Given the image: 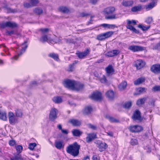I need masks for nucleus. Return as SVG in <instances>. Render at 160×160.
Masks as SVG:
<instances>
[{
  "instance_id": "obj_20",
  "label": "nucleus",
  "mask_w": 160,
  "mask_h": 160,
  "mask_svg": "<svg viewBox=\"0 0 160 160\" xmlns=\"http://www.w3.org/2000/svg\"><path fill=\"white\" fill-rule=\"evenodd\" d=\"M151 71L154 73H160V64L153 65L151 68Z\"/></svg>"
},
{
  "instance_id": "obj_43",
  "label": "nucleus",
  "mask_w": 160,
  "mask_h": 160,
  "mask_svg": "<svg viewBox=\"0 0 160 160\" xmlns=\"http://www.w3.org/2000/svg\"><path fill=\"white\" fill-rule=\"evenodd\" d=\"M138 141L137 139L135 138H132L131 139L130 141V144L132 145H136L138 144Z\"/></svg>"
},
{
  "instance_id": "obj_14",
  "label": "nucleus",
  "mask_w": 160,
  "mask_h": 160,
  "mask_svg": "<svg viewBox=\"0 0 160 160\" xmlns=\"http://www.w3.org/2000/svg\"><path fill=\"white\" fill-rule=\"evenodd\" d=\"M129 129L132 132H138L141 131L143 128L141 126L134 125L130 126Z\"/></svg>"
},
{
  "instance_id": "obj_36",
  "label": "nucleus",
  "mask_w": 160,
  "mask_h": 160,
  "mask_svg": "<svg viewBox=\"0 0 160 160\" xmlns=\"http://www.w3.org/2000/svg\"><path fill=\"white\" fill-rule=\"evenodd\" d=\"M34 12L38 15H40L42 13L43 10L39 7L37 8L34 9Z\"/></svg>"
},
{
  "instance_id": "obj_54",
  "label": "nucleus",
  "mask_w": 160,
  "mask_h": 160,
  "mask_svg": "<svg viewBox=\"0 0 160 160\" xmlns=\"http://www.w3.org/2000/svg\"><path fill=\"white\" fill-rule=\"evenodd\" d=\"M9 144L10 146H13L16 144V141L14 140H11L9 142Z\"/></svg>"
},
{
  "instance_id": "obj_41",
  "label": "nucleus",
  "mask_w": 160,
  "mask_h": 160,
  "mask_svg": "<svg viewBox=\"0 0 160 160\" xmlns=\"http://www.w3.org/2000/svg\"><path fill=\"white\" fill-rule=\"evenodd\" d=\"M132 103L131 102H126L123 105V107L124 108L128 109L131 106Z\"/></svg>"
},
{
  "instance_id": "obj_49",
  "label": "nucleus",
  "mask_w": 160,
  "mask_h": 160,
  "mask_svg": "<svg viewBox=\"0 0 160 160\" xmlns=\"http://www.w3.org/2000/svg\"><path fill=\"white\" fill-rule=\"evenodd\" d=\"M152 90L154 92L160 91V86H155L153 87Z\"/></svg>"
},
{
  "instance_id": "obj_29",
  "label": "nucleus",
  "mask_w": 160,
  "mask_h": 160,
  "mask_svg": "<svg viewBox=\"0 0 160 160\" xmlns=\"http://www.w3.org/2000/svg\"><path fill=\"white\" fill-rule=\"evenodd\" d=\"M145 81V78L143 77H140L138 78L137 80L134 82V84L135 85H137L140 84Z\"/></svg>"
},
{
  "instance_id": "obj_3",
  "label": "nucleus",
  "mask_w": 160,
  "mask_h": 160,
  "mask_svg": "<svg viewBox=\"0 0 160 160\" xmlns=\"http://www.w3.org/2000/svg\"><path fill=\"white\" fill-rule=\"evenodd\" d=\"M113 32L109 31L97 35L96 39L99 41H103L108 38L113 34Z\"/></svg>"
},
{
  "instance_id": "obj_32",
  "label": "nucleus",
  "mask_w": 160,
  "mask_h": 160,
  "mask_svg": "<svg viewBox=\"0 0 160 160\" xmlns=\"http://www.w3.org/2000/svg\"><path fill=\"white\" fill-rule=\"evenodd\" d=\"M105 117L110 122H119V121L118 120L115 119L114 118L110 116L109 115H106L105 116Z\"/></svg>"
},
{
  "instance_id": "obj_57",
  "label": "nucleus",
  "mask_w": 160,
  "mask_h": 160,
  "mask_svg": "<svg viewBox=\"0 0 160 160\" xmlns=\"http://www.w3.org/2000/svg\"><path fill=\"white\" fill-rule=\"evenodd\" d=\"M153 49L160 50V43H158L155 45L153 48Z\"/></svg>"
},
{
  "instance_id": "obj_5",
  "label": "nucleus",
  "mask_w": 160,
  "mask_h": 160,
  "mask_svg": "<svg viewBox=\"0 0 160 160\" xmlns=\"http://www.w3.org/2000/svg\"><path fill=\"white\" fill-rule=\"evenodd\" d=\"M17 24L16 23L10 21L3 22L0 24V27L2 28H4L6 27L11 28H14L17 27Z\"/></svg>"
},
{
  "instance_id": "obj_38",
  "label": "nucleus",
  "mask_w": 160,
  "mask_h": 160,
  "mask_svg": "<svg viewBox=\"0 0 160 160\" xmlns=\"http://www.w3.org/2000/svg\"><path fill=\"white\" fill-rule=\"evenodd\" d=\"M142 6L141 5H138L133 7L131 8V11L132 12H136L139 11L141 9Z\"/></svg>"
},
{
  "instance_id": "obj_44",
  "label": "nucleus",
  "mask_w": 160,
  "mask_h": 160,
  "mask_svg": "<svg viewBox=\"0 0 160 160\" xmlns=\"http://www.w3.org/2000/svg\"><path fill=\"white\" fill-rule=\"evenodd\" d=\"M15 115L17 117H21L22 115V113L21 111L18 109H16L15 111Z\"/></svg>"
},
{
  "instance_id": "obj_28",
  "label": "nucleus",
  "mask_w": 160,
  "mask_h": 160,
  "mask_svg": "<svg viewBox=\"0 0 160 160\" xmlns=\"http://www.w3.org/2000/svg\"><path fill=\"white\" fill-rule=\"evenodd\" d=\"M106 94L109 99H112L114 97V93L112 90L108 91L106 92Z\"/></svg>"
},
{
  "instance_id": "obj_59",
  "label": "nucleus",
  "mask_w": 160,
  "mask_h": 160,
  "mask_svg": "<svg viewBox=\"0 0 160 160\" xmlns=\"http://www.w3.org/2000/svg\"><path fill=\"white\" fill-rule=\"evenodd\" d=\"M80 16L82 17H85L87 16L88 15H90V14H89L86 13L85 12H82L80 14Z\"/></svg>"
},
{
  "instance_id": "obj_27",
  "label": "nucleus",
  "mask_w": 160,
  "mask_h": 160,
  "mask_svg": "<svg viewBox=\"0 0 160 160\" xmlns=\"http://www.w3.org/2000/svg\"><path fill=\"white\" fill-rule=\"evenodd\" d=\"M72 132L73 136L75 137H79L82 134L81 131L77 129H73Z\"/></svg>"
},
{
  "instance_id": "obj_50",
  "label": "nucleus",
  "mask_w": 160,
  "mask_h": 160,
  "mask_svg": "<svg viewBox=\"0 0 160 160\" xmlns=\"http://www.w3.org/2000/svg\"><path fill=\"white\" fill-rule=\"evenodd\" d=\"M88 126L89 128H91L93 130H96L97 128V127L96 126L93 125L90 123L88 124Z\"/></svg>"
},
{
  "instance_id": "obj_47",
  "label": "nucleus",
  "mask_w": 160,
  "mask_h": 160,
  "mask_svg": "<svg viewBox=\"0 0 160 160\" xmlns=\"http://www.w3.org/2000/svg\"><path fill=\"white\" fill-rule=\"evenodd\" d=\"M36 146V144L35 143H30L28 146V148L31 150H33Z\"/></svg>"
},
{
  "instance_id": "obj_46",
  "label": "nucleus",
  "mask_w": 160,
  "mask_h": 160,
  "mask_svg": "<svg viewBox=\"0 0 160 160\" xmlns=\"http://www.w3.org/2000/svg\"><path fill=\"white\" fill-rule=\"evenodd\" d=\"M30 2L31 5L33 7L36 6V5L39 3V1L38 0H29Z\"/></svg>"
},
{
  "instance_id": "obj_62",
  "label": "nucleus",
  "mask_w": 160,
  "mask_h": 160,
  "mask_svg": "<svg viewBox=\"0 0 160 160\" xmlns=\"http://www.w3.org/2000/svg\"><path fill=\"white\" fill-rule=\"evenodd\" d=\"M67 42L69 43H75V42L72 39H68L66 40Z\"/></svg>"
},
{
  "instance_id": "obj_30",
  "label": "nucleus",
  "mask_w": 160,
  "mask_h": 160,
  "mask_svg": "<svg viewBox=\"0 0 160 160\" xmlns=\"http://www.w3.org/2000/svg\"><path fill=\"white\" fill-rule=\"evenodd\" d=\"M59 10L64 13H68L70 12L69 9L67 7L63 6L60 7L59 8Z\"/></svg>"
},
{
  "instance_id": "obj_19",
  "label": "nucleus",
  "mask_w": 160,
  "mask_h": 160,
  "mask_svg": "<svg viewBox=\"0 0 160 160\" xmlns=\"http://www.w3.org/2000/svg\"><path fill=\"white\" fill-rule=\"evenodd\" d=\"M132 118L135 121H141V118L140 112L138 110H136L132 116Z\"/></svg>"
},
{
  "instance_id": "obj_63",
  "label": "nucleus",
  "mask_w": 160,
  "mask_h": 160,
  "mask_svg": "<svg viewBox=\"0 0 160 160\" xmlns=\"http://www.w3.org/2000/svg\"><path fill=\"white\" fill-rule=\"evenodd\" d=\"M62 132L64 134H67L68 133V132L67 130L66 129H62L61 130Z\"/></svg>"
},
{
  "instance_id": "obj_23",
  "label": "nucleus",
  "mask_w": 160,
  "mask_h": 160,
  "mask_svg": "<svg viewBox=\"0 0 160 160\" xmlns=\"http://www.w3.org/2000/svg\"><path fill=\"white\" fill-rule=\"evenodd\" d=\"M55 146L57 148L60 150L63 148V142L61 141L56 140L55 142Z\"/></svg>"
},
{
  "instance_id": "obj_33",
  "label": "nucleus",
  "mask_w": 160,
  "mask_h": 160,
  "mask_svg": "<svg viewBox=\"0 0 160 160\" xmlns=\"http://www.w3.org/2000/svg\"><path fill=\"white\" fill-rule=\"evenodd\" d=\"M92 111V108L90 106H88L85 108L83 113L85 114L90 113Z\"/></svg>"
},
{
  "instance_id": "obj_8",
  "label": "nucleus",
  "mask_w": 160,
  "mask_h": 160,
  "mask_svg": "<svg viewBox=\"0 0 160 160\" xmlns=\"http://www.w3.org/2000/svg\"><path fill=\"white\" fill-rule=\"evenodd\" d=\"M128 49L133 52L142 51L144 49V47L137 45L130 46L128 48Z\"/></svg>"
},
{
  "instance_id": "obj_42",
  "label": "nucleus",
  "mask_w": 160,
  "mask_h": 160,
  "mask_svg": "<svg viewBox=\"0 0 160 160\" xmlns=\"http://www.w3.org/2000/svg\"><path fill=\"white\" fill-rule=\"evenodd\" d=\"M16 149L17 150V152L18 154H19L22 152L23 148L22 146L21 145H18L16 146Z\"/></svg>"
},
{
  "instance_id": "obj_24",
  "label": "nucleus",
  "mask_w": 160,
  "mask_h": 160,
  "mask_svg": "<svg viewBox=\"0 0 160 160\" xmlns=\"http://www.w3.org/2000/svg\"><path fill=\"white\" fill-rule=\"evenodd\" d=\"M156 5L155 2H152L146 5L145 8L147 11H148L153 8Z\"/></svg>"
},
{
  "instance_id": "obj_61",
  "label": "nucleus",
  "mask_w": 160,
  "mask_h": 160,
  "mask_svg": "<svg viewBox=\"0 0 160 160\" xmlns=\"http://www.w3.org/2000/svg\"><path fill=\"white\" fill-rule=\"evenodd\" d=\"M73 65L72 64H70L69 65L68 70L69 71L72 72L74 69Z\"/></svg>"
},
{
  "instance_id": "obj_18",
  "label": "nucleus",
  "mask_w": 160,
  "mask_h": 160,
  "mask_svg": "<svg viewBox=\"0 0 160 160\" xmlns=\"http://www.w3.org/2000/svg\"><path fill=\"white\" fill-rule=\"evenodd\" d=\"M40 41L43 43L47 42H48L53 43L54 42V41L50 37H48L46 35H44L42 36L40 39Z\"/></svg>"
},
{
  "instance_id": "obj_2",
  "label": "nucleus",
  "mask_w": 160,
  "mask_h": 160,
  "mask_svg": "<svg viewBox=\"0 0 160 160\" xmlns=\"http://www.w3.org/2000/svg\"><path fill=\"white\" fill-rule=\"evenodd\" d=\"M115 11V8L113 7H109L105 8L104 10V12L107 14L105 16V19H114L118 18L116 14H112Z\"/></svg>"
},
{
  "instance_id": "obj_31",
  "label": "nucleus",
  "mask_w": 160,
  "mask_h": 160,
  "mask_svg": "<svg viewBox=\"0 0 160 160\" xmlns=\"http://www.w3.org/2000/svg\"><path fill=\"white\" fill-rule=\"evenodd\" d=\"M7 113L5 112L0 111V119L3 121L7 120Z\"/></svg>"
},
{
  "instance_id": "obj_7",
  "label": "nucleus",
  "mask_w": 160,
  "mask_h": 160,
  "mask_svg": "<svg viewBox=\"0 0 160 160\" xmlns=\"http://www.w3.org/2000/svg\"><path fill=\"white\" fill-rule=\"evenodd\" d=\"M97 138V135L94 133H87L86 138V141L88 143H90Z\"/></svg>"
},
{
  "instance_id": "obj_39",
  "label": "nucleus",
  "mask_w": 160,
  "mask_h": 160,
  "mask_svg": "<svg viewBox=\"0 0 160 160\" xmlns=\"http://www.w3.org/2000/svg\"><path fill=\"white\" fill-rule=\"evenodd\" d=\"M146 98H143L138 99L137 102V104L138 105H140L143 104L146 100Z\"/></svg>"
},
{
  "instance_id": "obj_11",
  "label": "nucleus",
  "mask_w": 160,
  "mask_h": 160,
  "mask_svg": "<svg viewBox=\"0 0 160 160\" xmlns=\"http://www.w3.org/2000/svg\"><path fill=\"white\" fill-rule=\"evenodd\" d=\"M90 52V49L87 48L85 51L82 52H77L76 54L79 58L82 59L88 55L89 53Z\"/></svg>"
},
{
  "instance_id": "obj_9",
  "label": "nucleus",
  "mask_w": 160,
  "mask_h": 160,
  "mask_svg": "<svg viewBox=\"0 0 160 160\" xmlns=\"http://www.w3.org/2000/svg\"><path fill=\"white\" fill-rule=\"evenodd\" d=\"M58 113V111L56 109L52 108L50 111L49 118L50 120L54 121L57 117V115Z\"/></svg>"
},
{
  "instance_id": "obj_55",
  "label": "nucleus",
  "mask_w": 160,
  "mask_h": 160,
  "mask_svg": "<svg viewBox=\"0 0 160 160\" xmlns=\"http://www.w3.org/2000/svg\"><path fill=\"white\" fill-rule=\"evenodd\" d=\"M145 90L144 88H138L137 90V91L138 92V94H139L142 92H143Z\"/></svg>"
},
{
  "instance_id": "obj_48",
  "label": "nucleus",
  "mask_w": 160,
  "mask_h": 160,
  "mask_svg": "<svg viewBox=\"0 0 160 160\" xmlns=\"http://www.w3.org/2000/svg\"><path fill=\"white\" fill-rule=\"evenodd\" d=\"M138 27L141 28L142 30L145 31L148 29L150 28V26H145L141 25H139Z\"/></svg>"
},
{
  "instance_id": "obj_10",
  "label": "nucleus",
  "mask_w": 160,
  "mask_h": 160,
  "mask_svg": "<svg viewBox=\"0 0 160 160\" xmlns=\"http://www.w3.org/2000/svg\"><path fill=\"white\" fill-rule=\"evenodd\" d=\"M8 116L9 122L10 124H14L17 122V119L12 112H9Z\"/></svg>"
},
{
  "instance_id": "obj_58",
  "label": "nucleus",
  "mask_w": 160,
  "mask_h": 160,
  "mask_svg": "<svg viewBox=\"0 0 160 160\" xmlns=\"http://www.w3.org/2000/svg\"><path fill=\"white\" fill-rule=\"evenodd\" d=\"M127 22L128 24H131L132 23L134 25H135L136 23V22L135 20H132V21H130L129 20H127Z\"/></svg>"
},
{
  "instance_id": "obj_17",
  "label": "nucleus",
  "mask_w": 160,
  "mask_h": 160,
  "mask_svg": "<svg viewBox=\"0 0 160 160\" xmlns=\"http://www.w3.org/2000/svg\"><path fill=\"white\" fill-rule=\"evenodd\" d=\"M105 71L106 72L107 75L109 76L112 75L114 72V70L112 66L109 65L105 68Z\"/></svg>"
},
{
  "instance_id": "obj_60",
  "label": "nucleus",
  "mask_w": 160,
  "mask_h": 160,
  "mask_svg": "<svg viewBox=\"0 0 160 160\" xmlns=\"http://www.w3.org/2000/svg\"><path fill=\"white\" fill-rule=\"evenodd\" d=\"M14 34V31L12 30L11 31H7L6 32V35H11Z\"/></svg>"
},
{
  "instance_id": "obj_1",
  "label": "nucleus",
  "mask_w": 160,
  "mask_h": 160,
  "mask_svg": "<svg viewBox=\"0 0 160 160\" xmlns=\"http://www.w3.org/2000/svg\"><path fill=\"white\" fill-rule=\"evenodd\" d=\"M80 148V145L77 142H75L68 145L66 150L67 153L75 157L78 155Z\"/></svg>"
},
{
  "instance_id": "obj_53",
  "label": "nucleus",
  "mask_w": 160,
  "mask_h": 160,
  "mask_svg": "<svg viewBox=\"0 0 160 160\" xmlns=\"http://www.w3.org/2000/svg\"><path fill=\"white\" fill-rule=\"evenodd\" d=\"M18 154V155L15 156V159L16 160H23V158H22L21 155Z\"/></svg>"
},
{
  "instance_id": "obj_35",
  "label": "nucleus",
  "mask_w": 160,
  "mask_h": 160,
  "mask_svg": "<svg viewBox=\"0 0 160 160\" xmlns=\"http://www.w3.org/2000/svg\"><path fill=\"white\" fill-rule=\"evenodd\" d=\"M101 26L104 28H108L109 29H113L116 27L115 25L114 24H109L104 23L102 24Z\"/></svg>"
},
{
  "instance_id": "obj_37",
  "label": "nucleus",
  "mask_w": 160,
  "mask_h": 160,
  "mask_svg": "<svg viewBox=\"0 0 160 160\" xmlns=\"http://www.w3.org/2000/svg\"><path fill=\"white\" fill-rule=\"evenodd\" d=\"M127 28L137 33H139V31L137 30L132 26L130 25V24H128V25L127 26Z\"/></svg>"
},
{
  "instance_id": "obj_12",
  "label": "nucleus",
  "mask_w": 160,
  "mask_h": 160,
  "mask_svg": "<svg viewBox=\"0 0 160 160\" xmlns=\"http://www.w3.org/2000/svg\"><path fill=\"white\" fill-rule=\"evenodd\" d=\"M145 65V62L141 59L137 60L135 62V66L137 69H140L144 66Z\"/></svg>"
},
{
  "instance_id": "obj_52",
  "label": "nucleus",
  "mask_w": 160,
  "mask_h": 160,
  "mask_svg": "<svg viewBox=\"0 0 160 160\" xmlns=\"http://www.w3.org/2000/svg\"><path fill=\"white\" fill-rule=\"evenodd\" d=\"M100 81L102 83H105L106 82L107 80L105 76L103 75L102 77L100 79Z\"/></svg>"
},
{
  "instance_id": "obj_6",
  "label": "nucleus",
  "mask_w": 160,
  "mask_h": 160,
  "mask_svg": "<svg viewBox=\"0 0 160 160\" xmlns=\"http://www.w3.org/2000/svg\"><path fill=\"white\" fill-rule=\"evenodd\" d=\"M97 144V147L99 148L101 152L104 151L108 147L107 144L105 142H103L100 140H97L95 142Z\"/></svg>"
},
{
  "instance_id": "obj_34",
  "label": "nucleus",
  "mask_w": 160,
  "mask_h": 160,
  "mask_svg": "<svg viewBox=\"0 0 160 160\" xmlns=\"http://www.w3.org/2000/svg\"><path fill=\"white\" fill-rule=\"evenodd\" d=\"M127 85V82L125 81H124L121 82L118 86L119 89L120 90H122L124 89Z\"/></svg>"
},
{
  "instance_id": "obj_4",
  "label": "nucleus",
  "mask_w": 160,
  "mask_h": 160,
  "mask_svg": "<svg viewBox=\"0 0 160 160\" xmlns=\"http://www.w3.org/2000/svg\"><path fill=\"white\" fill-rule=\"evenodd\" d=\"M75 82L74 80L67 79L64 81L63 84L65 87L74 90Z\"/></svg>"
},
{
  "instance_id": "obj_51",
  "label": "nucleus",
  "mask_w": 160,
  "mask_h": 160,
  "mask_svg": "<svg viewBox=\"0 0 160 160\" xmlns=\"http://www.w3.org/2000/svg\"><path fill=\"white\" fill-rule=\"evenodd\" d=\"M152 21V17H149L146 20V22L148 24H149L151 23Z\"/></svg>"
},
{
  "instance_id": "obj_15",
  "label": "nucleus",
  "mask_w": 160,
  "mask_h": 160,
  "mask_svg": "<svg viewBox=\"0 0 160 160\" xmlns=\"http://www.w3.org/2000/svg\"><path fill=\"white\" fill-rule=\"evenodd\" d=\"M90 98L96 100H100L102 99V94L100 92L97 91L93 92Z\"/></svg>"
},
{
  "instance_id": "obj_64",
  "label": "nucleus",
  "mask_w": 160,
  "mask_h": 160,
  "mask_svg": "<svg viewBox=\"0 0 160 160\" xmlns=\"http://www.w3.org/2000/svg\"><path fill=\"white\" fill-rule=\"evenodd\" d=\"M149 105H151L152 107H154V101L153 100H151L150 102Z\"/></svg>"
},
{
  "instance_id": "obj_26",
  "label": "nucleus",
  "mask_w": 160,
  "mask_h": 160,
  "mask_svg": "<svg viewBox=\"0 0 160 160\" xmlns=\"http://www.w3.org/2000/svg\"><path fill=\"white\" fill-rule=\"evenodd\" d=\"M53 101L56 103H60L62 102V99L61 97L59 96L54 97L52 99Z\"/></svg>"
},
{
  "instance_id": "obj_22",
  "label": "nucleus",
  "mask_w": 160,
  "mask_h": 160,
  "mask_svg": "<svg viewBox=\"0 0 160 160\" xmlns=\"http://www.w3.org/2000/svg\"><path fill=\"white\" fill-rule=\"evenodd\" d=\"M134 3L132 0L127 1L123 0L121 3L122 5L125 7H129L132 6Z\"/></svg>"
},
{
  "instance_id": "obj_56",
  "label": "nucleus",
  "mask_w": 160,
  "mask_h": 160,
  "mask_svg": "<svg viewBox=\"0 0 160 160\" xmlns=\"http://www.w3.org/2000/svg\"><path fill=\"white\" fill-rule=\"evenodd\" d=\"M40 31L42 33H44L48 32L49 29L47 28H41L40 29Z\"/></svg>"
},
{
  "instance_id": "obj_16",
  "label": "nucleus",
  "mask_w": 160,
  "mask_h": 160,
  "mask_svg": "<svg viewBox=\"0 0 160 160\" xmlns=\"http://www.w3.org/2000/svg\"><path fill=\"white\" fill-rule=\"evenodd\" d=\"M27 43V42L26 41H25L22 44V45L24 46L22 48V49L21 50L20 53L18 54V55H15L13 58L15 60H17L18 57L21 56L22 53L25 52V50L28 47V45L26 44Z\"/></svg>"
},
{
  "instance_id": "obj_40",
  "label": "nucleus",
  "mask_w": 160,
  "mask_h": 160,
  "mask_svg": "<svg viewBox=\"0 0 160 160\" xmlns=\"http://www.w3.org/2000/svg\"><path fill=\"white\" fill-rule=\"evenodd\" d=\"M49 56L55 60L58 61V55L54 53H52L49 54Z\"/></svg>"
},
{
  "instance_id": "obj_45",
  "label": "nucleus",
  "mask_w": 160,
  "mask_h": 160,
  "mask_svg": "<svg viewBox=\"0 0 160 160\" xmlns=\"http://www.w3.org/2000/svg\"><path fill=\"white\" fill-rule=\"evenodd\" d=\"M31 4V3L30 2H24L23 3V6L25 8H27L33 7L32 5Z\"/></svg>"
},
{
  "instance_id": "obj_21",
  "label": "nucleus",
  "mask_w": 160,
  "mask_h": 160,
  "mask_svg": "<svg viewBox=\"0 0 160 160\" xmlns=\"http://www.w3.org/2000/svg\"><path fill=\"white\" fill-rule=\"evenodd\" d=\"M119 52L118 50H113L108 52L105 54V55L108 57H112L117 55Z\"/></svg>"
},
{
  "instance_id": "obj_25",
  "label": "nucleus",
  "mask_w": 160,
  "mask_h": 160,
  "mask_svg": "<svg viewBox=\"0 0 160 160\" xmlns=\"http://www.w3.org/2000/svg\"><path fill=\"white\" fill-rule=\"evenodd\" d=\"M69 122L74 126H79L81 124V122L76 119H70L69 120Z\"/></svg>"
},
{
  "instance_id": "obj_13",
  "label": "nucleus",
  "mask_w": 160,
  "mask_h": 160,
  "mask_svg": "<svg viewBox=\"0 0 160 160\" xmlns=\"http://www.w3.org/2000/svg\"><path fill=\"white\" fill-rule=\"evenodd\" d=\"M75 84L74 90L77 91H81L84 88V84L80 82L76 81Z\"/></svg>"
}]
</instances>
